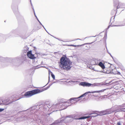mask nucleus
Returning a JSON list of instances; mask_svg holds the SVG:
<instances>
[{
	"label": "nucleus",
	"instance_id": "18",
	"mask_svg": "<svg viewBox=\"0 0 125 125\" xmlns=\"http://www.w3.org/2000/svg\"><path fill=\"white\" fill-rule=\"evenodd\" d=\"M96 40H95L94 41H95L97 40L99 41V40H100L101 39L100 36H98L96 37Z\"/></svg>",
	"mask_w": 125,
	"mask_h": 125
},
{
	"label": "nucleus",
	"instance_id": "26",
	"mask_svg": "<svg viewBox=\"0 0 125 125\" xmlns=\"http://www.w3.org/2000/svg\"><path fill=\"white\" fill-rule=\"evenodd\" d=\"M78 39L80 40L79 39H75V40H78Z\"/></svg>",
	"mask_w": 125,
	"mask_h": 125
},
{
	"label": "nucleus",
	"instance_id": "23",
	"mask_svg": "<svg viewBox=\"0 0 125 125\" xmlns=\"http://www.w3.org/2000/svg\"><path fill=\"white\" fill-rule=\"evenodd\" d=\"M117 125H120V122H118L117 123Z\"/></svg>",
	"mask_w": 125,
	"mask_h": 125
},
{
	"label": "nucleus",
	"instance_id": "14",
	"mask_svg": "<svg viewBox=\"0 0 125 125\" xmlns=\"http://www.w3.org/2000/svg\"><path fill=\"white\" fill-rule=\"evenodd\" d=\"M114 19L115 17H112L111 18L110 20V22L111 23V24H112L113 23H114Z\"/></svg>",
	"mask_w": 125,
	"mask_h": 125
},
{
	"label": "nucleus",
	"instance_id": "20",
	"mask_svg": "<svg viewBox=\"0 0 125 125\" xmlns=\"http://www.w3.org/2000/svg\"><path fill=\"white\" fill-rule=\"evenodd\" d=\"M67 103H68V102H65V103H63V105H67Z\"/></svg>",
	"mask_w": 125,
	"mask_h": 125
},
{
	"label": "nucleus",
	"instance_id": "6",
	"mask_svg": "<svg viewBox=\"0 0 125 125\" xmlns=\"http://www.w3.org/2000/svg\"><path fill=\"white\" fill-rule=\"evenodd\" d=\"M85 95V94H83L82 95H81V96H79L78 97L73 98H71L70 99V101H69V102H70V103H71V102H73V101H76V100H77L79 98H80L81 97H82L84 96Z\"/></svg>",
	"mask_w": 125,
	"mask_h": 125
},
{
	"label": "nucleus",
	"instance_id": "16",
	"mask_svg": "<svg viewBox=\"0 0 125 125\" xmlns=\"http://www.w3.org/2000/svg\"><path fill=\"white\" fill-rule=\"evenodd\" d=\"M84 44H83V45H69L68 46H73V47H76V46L79 47V46H82V45H84Z\"/></svg>",
	"mask_w": 125,
	"mask_h": 125
},
{
	"label": "nucleus",
	"instance_id": "7",
	"mask_svg": "<svg viewBox=\"0 0 125 125\" xmlns=\"http://www.w3.org/2000/svg\"><path fill=\"white\" fill-rule=\"evenodd\" d=\"M118 5L117 7V9L121 8H124V5L121 2H118Z\"/></svg>",
	"mask_w": 125,
	"mask_h": 125
},
{
	"label": "nucleus",
	"instance_id": "10",
	"mask_svg": "<svg viewBox=\"0 0 125 125\" xmlns=\"http://www.w3.org/2000/svg\"><path fill=\"white\" fill-rule=\"evenodd\" d=\"M120 110H125V103L121 105H119Z\"/></svg>",
	"mask_w": 125,
	"mask_h": 125
},
{
	"label": "nucleus",
	"instance_id": "3",
	"mask_svg": "<svg viewBox=\"0 0 125 125\" xmlns=\"http://www.w3.org/2000/svg\"><path fill=\"white\" fill-rule=\"evenodd\" d=\"M27 56L30 59H34L36 57L34 56V55L32 53V51H30L28 52L27 53Z\"/></svg>",
	"mask_w": 125,
	"mask_h": 125
},
{
	"label": "nucleus",
	"instance_id": "25",
	"mask_svg": "<svg viewBox=\"0 0 125 125\" xmlns=\"http://www.w3.org/2000/svg\"><path fill=\"white\" fill-rule=\"evenodd\" d=\"M110 26H109L108 27V28H109V27Z\"/></svg>",
	"mask_w": 125,
	"mask_h": 125
},
{
	"label": "nucleus",
	"instance_id": "17",
	"mask_svg": "<svg viewBox=\"0 0 125 125\" xmlns=\"http://www.w3.org/2000/svg\"><path fill=\"white\" fill-rule=\"evenodd\" d=\"M50 73L53 79H54L55 78V76L53 74V73L52 72H51Z\"/></svg>",
	"mask_w": 125,
	"mask_h": 125
},
{
	"label": "nucleus",
	"instance_id": "5",
	"mask_svg": "<svg viewBox=\"0 0 125 125\" xmlns=\"http://www.w3.org/2000/svg\"><path fill=\"white\" fill-rule=\"evenodd\" d=\"M81 85L83 86H90L92 84L91 83L84 82H81L80 84Z\"/></svg>",
	"mask_w": 125,
	"mask_h": 125
},
{
	"label": "nucleus",
	"instance_id": "8",
	"mask_svg": "<svg viewBox=\"0 0 125 125\" xmlns=\"http://www.w3.org/2000/svg\"><path fill=\"white\" fill-rule=\"evenodd\" d=\"M96 65H98L100 66L103 69H104L105 68L104 65L101 62H100L98 64H97Z\"/></svg>",
	"mask_w": 125,
	"mask_h": 125
},
{
	"label": "nucleus",
	"instance_id": "27",
	"mask_svg": "<svg viewBox=\"0 0 125 125\" xmlns=\"http://www.w3.org/2000/svg\"><path fill=\"white\" fill-rule=\"evenodd\" d=\"M113 25L114 26H115V25Z\"/></svg>",
	"mask_w": 125,
	"mask_h": 125
},
{
	"label": "nucleus",
	"instance_id": "22",
	"mask_svg": "<svg viewBox=\"0 0 125 125\" xmlns=\"http://www.w3.org/2000/svg\"><path fill=\"white\" fill-rule=\"evenodd\" d=\"M120 111H123V112H125V110H120Z\"/></svg>",
	"mask_w": 125,
	"mask_h": 125
},
{
	"label": "nucleus",
	"instance_id": "15",
	"mask_svg": "<svg viewBox=\"0 0 125 125\" xmlns=\"http://www.w3.org/2000/svg\"><path fill=\"white\" fill-rule=\"evenodd\" d=\"M105 90H101L100 91H94L93 92H92V93H100V92H104V91Z\"/></svg>",
	"mask_w": 125,
	"mask_h": 125
},
{
	"label": "nucleus",
	"instance_id": "1",
	"mask_svg": "<svg viewBox=\"0 0 125 125\" xmlns=\"http://www.w3.org/2000/svg\"><path fill=\"white\" fill-rule=\"evenodd\" d=\"M72 63L69 59L65 56L61 58L59 65L63 70L68 71L71 68Z\"/></svg>",
	"mask_w": 125,
	"mask_h": 125
},
{
	"label": "nucleus",
	"instance_id": "12",
	"mask_svg": "<svg viewBox=\"0 0 125 125\" xmlns=\"http://www.w3.org/2000/svg\"><path fill=\"white\" fill-rule=\"evenodd\" d=\"M90 117V116H83L81 117H80L78 118L77 119L78 120L80 119H85L87 118H89Z\"/></svg>",
	"mask_w": 125,
	"mask_h": 125
},
{
	"label": "nucleus",
	"instance_id": "13",
	"mask_svg": "<svg viewBox=\"0 0 125 125\" xmlns=\"http://www.w3.org/2000/svg\"><path fill=\"white\" fill-rule=\"evenodd\" d=\"M92 115V117H95L97 116L98 115H99V114H98L96 113H94L90 114V115Z\"/></svg>",
	"mask_w": 125,
	"mask_h": 125
},
{
	"label": "nucleus",
	"instance_id": "4",
	"mask_svg": "<svg viewBox=\"0 0 125 125\" xmlns=\"http://www.w3.org/2000/svg\"><path fill=\"white\" fill-rule=\"evenodd\" d=\"M112 108L114 112L120 111L121 110L119 106L115 105Z\"/></svg>",
	"mask_w": 125,
	"mask_h": 125
},
{
	"label": "nucleus",
	"instance_id": "9",
	"mask_svg": "<svg viewBox=\"0 0 125 125\" xmlns=\"http://www.w3.org/2000/svg\"><path fill=\"white\" fill-rule=\"evenodd\" d=\"M106 111V112L107 114H110L112 113H114L112 108L111 109L107 110Z\"/></svg>",
	"mask_w": 125,
	"mask_h": 125
},
{
	"label": "nucleus",
	"instance_id": "19",
	"mask_svg": "<svg viewBox=\"0 0 125 125\" xmlns=\"http://www.w3.org/2000/svg\"><path fill=\"white\" fill-rule=\"evenodd\" d=\"M107 70H110V69L109 68H107ZM110 71H108L107 70V71H106V73H110Z\"/></svg>",
	"mask_w": 125,
	"mask_h": 125
},
{
	"label": "nucleus",
	"instance_id": "11",
	"mask_svg": "<svg viewBox=\"0 0 125 125\" xmlns=\"http://www.w3.org/2000/svg\"><path fill=\"white\" fill-rule=\"evenodd\" d=\"M99 114V115H102L107 114L106 112V111H102L100 112Z\"/></svg>",
	"mask_w": 125,
	"mask_h": 125
},
{
	"label": "nucleus",
	"instance_id": "24",
	"mask_svg": "<svg viewBox=\"0 0 125 125\" xmlns=\"http://www.w3.org/2000/svg\"><path fill=\"white\" fill-rule=\"evenodd\" d=\"M124 24L125 25V19L123 21Z\"/></svg>",
	"mask_w": 125,
	"mask_h": 125
},
{
	"label": "nucleus",
	"instance_id": "2",
	"mask_svg": "<svg viewBox=\"0 0 125 125\" xmlns=\"http://www.w3.org/2000/svg\"><path fill=\"white\" fill-rule=\"evenodd\" d=\"M47 89H46L42 90H41L39 89H34L32 91L27 92L24 95L26 97H31L35 94L40 93Z\"/></svg>",
	"mask_w": 125,
	"mask_h": 125
},
{
	"label": "nucleus",
	"instance_id": "21",
	"mask_svg": "<svg viewBox=\"0 0 125 125\" xmlns=\"http://www.w3.org/2000/svg\"><path fill=\"white\" fill-rule=\"evenodd\" d=\"M4 110V109L0 108V112H1Z\"/></svg>",
	"mask_w": 125,
	"mask_h": 125
}]
</instances>
